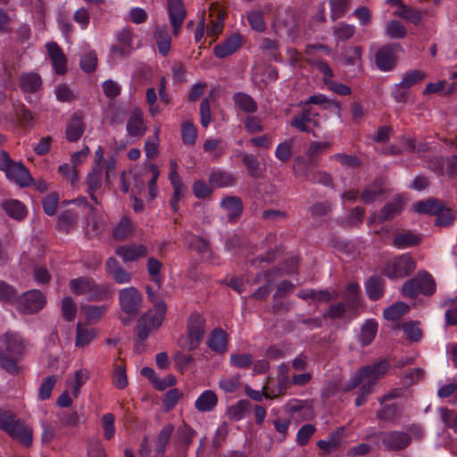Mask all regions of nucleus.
Wrapping results in <instances>:
<instances>
[{"label":"nucleus","mask_w":457,"mask_h":457,"mask_svg":"<svg viewBox=\"0 0 457 457\" xmlns=\"http://www.w3.org/2000/svg\"><path fill=\"white\" fill-rule=\"evenodd\" d=\"M79 66L86 73H91L96 71L97 66V55L94 50L87 52L81 56Z\"/></svg>","instance_id":"obj_56"},{"label":"nucleus","mask_w":457,"mask_h":457,"mask_svg":"<svg viewBox=\"0 0 457 457\" xmlns=\"http://www.w3.org/2000/svg\"><path fill=\"white\" fill-rule=\"evenodd\" d=\"M166 10L172 27V33L174 36H178L187 17L183 0H167Z\"/></svg>","instance_id":"obj_14"},{"label":"nucleus","mask_w":457,"mask_h":457,"mask_svg":"<svg viewBox=\"0 0 457 457\" xmlns=\"http://www.w3.org/2000/svg\"><path fill=\"white\" fill-rule=\"evenodd\" d=\"M69 287L71 291L78 295H86L88 301L100 302L112 296V289L107 284H99L87 276L72 278Z\"/></svg>","instance_id":"obj_3"},{"label":"nucleus","mask_w":457,"mask_h":457,"mask_svg":"<svg viewBox=\"0 0 457 457\" xmlns=\"http://www.w3.org/2000/svg\"><path fill=\"white\" fill-rule=\"evenodd\" d=\"M18 86L25 94H36L43 89V79L36 71L24 72L19 77Z\"/></svg>","instance_id":"obj_18"},{"label":"nucleus","mask_w":457,"mask_h":457,"mask_svg":"<svg viewBox=\"0 0 457 457\" xmlns=\"http://www.w3.org/2000/svg\"><path fill=\"white\" fill-rule=\"evenodd\" d=\"M0 170L5 173L6 178L21 187H29L34 182L29 170L21 162H14L9 154L0 151Z\"/></svg>","instance_id":"obj_5"},{"label":"nucleus","mask_w":457,"mask_h":457,"mask_svg":"<svg viewBox=\"0 0 457 457\" xmlns=\"http://www.w3.org/2000/svg\"><path fill=\"white\" fill-rule=\"evenodd\" d=\"M19 295L16 288L4 280H0V302L17 304Z\"/></svg>","instance_id":"obj_48"},{"label":"nucleus","mask_w":457,"mask_h":457,"mask_svg":"<svg viewBox=\"0 0 457 457\" xmlns=\"http://www.w3.org/2000/svg\"><path fill=\"white\" fill-rule=\"evenodd\" d=\"M330 18L336 21L344 17L350 9L351 0H328Z\"/></svg>","instance_id":"obj_46"},{"label":"nucleus","mask_w":457,"mask_h":457,"mask_svg":"<svg viewBox=\"0 0 457 457\" xmlns=\"http://www.w3.org/2000/svg\"><path fill=\"white\" fill-rule=\"evenodd\" d=\"M361 297L360 286L356 282L350 283L346 286L343 294L345 303L348 304L349 308H354L358 305Z\"/></svg>","instance_id":"obj_45"},{"label":"nucleus","mask_w":457,"mask_h":457,"mask_svg":"<svg viewBox=\"0 0 457 457\" xmlns=\"http://www.w3.org/2000/svg\"><path fill=\"white\" fill-rule=\"evenodd\" d=\"M2 207L11 218L17 220H22L27 215L25 205L18 200H6L3 202Z\"/></svg>","instance_id":"obj_41"},{"label":"nucleus","mask_w":457,"mask_h":457,"mask_svg":"<svg viewBox=\"0 0 457 457\" xmlns=\"http://www.w3.org/2000/svg\"><path fill=\"white\" fill-rule=\"evenodd\" d=\"M377 436L381 442L383 449L388 452L404 450L411 443V435L399 430L379 432Z\"/></svg>","instance_id":"obj_8"},{"label":"nucleus","mask_w":457,"mask_h":457,"mask_svg":"<svg viewBox=\"0 0 457 457\" xmlns=\"http://www.w3.org/2000/svg\"><path fill=\"white\" fill-rule=\"evenodd\" d=\"M355 27L352 24L339 22L333 28V34L337 41H346L355 34Z\"/></svg>","instance_id":"obj_50"},{"label":"nucleus","mask_w":457,"mask_h":457,"mask_svg":"<svg viewBox=\"0 0 457 457\" xmlns=\"http://www.w3.org/2000/svg\"><path fill=\"white\" fill-rule=\"evenodd\" d=\"M119 305L121 311L119 319L123 326H129L141 312L143 294L134 287L122 288L119 291Z\"/></svg>","instance_id":"obj_2"},{"label":"nucleus","mask_w":457,"mask_h":457,"mask_svg":"<svg viewBox=\"0 0 457 457\" xmlns=\"http://www.w3.org/2000/svg\"><path fill=\"white\" fill-rule=\"evenodd\" d=\"M445 208V201L438 198H428L427 200L418 201L412 204V209L419 214H427L436 216Z\"/></svg>","instance_id":"obj_24"},{"label":"nucleus","mask_w":457,"mask_h":457,"mask_svg":"<svg viewBox=\"0 0 457 457\" xmlns=\"http://www.w3.org/2000/svg\"><path fill=\"white\" fill-rule=\"evenodd\" d=\"M134 230L133 224L128 216H123L112 228V237L115 240H123Z\"/></svg>","instance_id":"obj_44"},{"label":"nucleus","mask_w":457,"mask_h":457,"mask_svg":"<svg viewBox=\"0 0 457 457\" xmlns=\"http://www.w3.org/2000/svg\"><path fill=\"white\" fill-rule=\"evenodd\" d=\"M154 39L157 45L159 53L162 56H167L171 47V36L166 24L155 28Z\"/></svg>","instance_id":"obj_31"},{"label":"nucleus","mask_w":457,"mask_h":457,"mask_svg":"<svg viewBox=\"0 0 457 457\" xmlns=\"http://www.w3.org/2000/svg\"><path fill=\"white\" fill-rule=\"evenodd\" d=\"M46 49L52 62L54 71L57 75H64L67 72V58L62 48L55 42L46 44Z\"/></svg>","instance_id":"obj_21"},{"label":"nucleus","mask_w":457,"mask_h":457,"mask_svg":"<svg viewBox=\"0 0 457 457\" xmlns=\"http://www.w3.org/2000/svg\"><path fill=\"white\" fill-rule=\"evenodd\" d=\"M290 380L287 375H283L278 379V384L274 387L269 386H263V395L266 399H274L279 395H283L287 393L290 386Z\"/></svg>","instance_id":"obj_42"},{"label":"nucleus","mask_w":457,"mask_h":457,"mask_svg":"<svg viewBox=\"0 0 457 457\" xmlns=\"http://www.w3.org/2000/svg\"><path fill=\"white\" fill-rule=\"evenodd\" d=\"M342 444V432L337 429L328 434L326 439L317 441V446L325 453H330L339 448Z\"/></svg>","instance_id":"obj_40"},{"label":"nucleus","mask_w":457,"mask_h":457,"mask_svg":"<svg viewBox=\"0 0 457 457\" xmlns=\"http://www.w3.org/2000/svg\"><path fill=\"white\" fill-rule=\"evenodd\" d=\"M408 311L409 306L406 303L397 302L386 308L383 312V316L387 320H395L404 315Z\"/></svg>","instance_id":"obj_49"},{"label":"nucleus","mask_w":457,"mask_h":457,"mask_svg":"<svg viewBox=\"0 0 457 457\" xmlns=\"http://www.w3.org/2000/svg\"><path fill=\"white\" fill-rule=\"evenodd\" d=\"M330 158L338 162L343 167L346 168H357L361 164V159L356 155L337 153L330 156Z\"/></svg>","instance_id":"obj_60"},{"label":"nucleus","mask_w":457,"mask_h":457,"mask_svg":"<svg viewBox=\"0 0 457 457\" xmlns=\"http://www.w3.org/2000/svg\"><path fill=\"white\" fill-rule=\"evenodd\" d=\"M247 21L250 27L257 32H263L266 29L263 13L260 11H253L249 12L247 15Z\"/></svg>","instance_id":"obj_64"},{"label":"nucleus","mask_w":457,"mask_h":457,"mask_svg":"<svg viewBox=\"0 0 457 457\" xmlns=\"http://www.w3.org/2000/svg\"><path fill=\"white\" fill-rule=\"evenodd\" d=\"M12 439L18 440L25 446H30L33 442V430L25 422L18 419L12 426L5 432Z\"/></svg>","instance_id":"obj_19"},{"label":"nucleus","mask_w":457,"mask_h":457,"mask_svg":"<svg viewBox=\"0 0 457 457\" xmlns=\"http://www.w3.org/2000/svg\"><path fill=\"white\" fill-rule=\"evenodd\" d=\"M228 337L227 332L220 328H215L211 331L208 337L207 345L215 353H224L228 350Z\"/></svg>","instance_id":"obj_28"},{"label":"nucleus","mask_w":457,"mask_h":457,"mask_svg":"<svg viewBox=\"0 0 457 457\" xmlns=\"http://www.w3.org/2000/svg\"><path fill=\"white\" fill-rule=\"evenodd\" d=\"M58 381V376L49 375L46 377L38 388L37 398L41 401H46L51 398L52 391Z\"/></svg>","instance_id":"obj_47"},{"label":"nucleus","mask_w":457,"mask_h":457,"mask_svg":"<svg viewBox=\"0 0 457 457\" xmlns=\"http://www.w3.org/2000/svg\"><path fill=\"white\" fill-rule=\"evenodd\" d=\"M302 105L303 111L293 117L290 125L301 132L312 133L315 136L312 128L319 127L320 122L318 118L320 114L314 112L310 106Z\"/></svg>","instance_id":"obj_12"},{"label":"nucleus","mask_w":457,"mask_h":457,"mask_svg":"<svg viewBox=\"0 0 457 457\" xmlns=\"http://www.w3.org/2000/svg\"><path fill=\"white\" fill-rule=\"evenodd\" d=\"M242 43L243 37L239 33H235L221 44L214 46V55L220 59L226 58L237 52L241 47Z\"/></svg>","instance_id":"obj_22"},{"label":"nucleus","mask_w":457,"mask_h":457,"mask_svg":"<svg viewBox=\"0 0 457 457\" xmlns=\"http://www.w3.org/2000/svg\"><path fill=\"white\" fill-rule=\"evenodd\" d=\"M242 162L245 165L250 178L257 179L263 176L265 167H262L258 157L253 154H243Z\"/></svg>","instance_id":"obj_36"},{"label":"nucleus","mask_w":457,"mask_h":457,"mask_svg":"<svg viewBox=\"0 0 457 457\" xmlns=\"http://www.w3.org/2000/svg\"><path fill=\"white\" fill-rule=\"evenodd\" d=\"M378 324L376 320L369 319L362 324L359 335V342L362 347L368 346L376 337Z\"/></svg>","instance_id":"obj_37"},{"label":"nucleus","mask_w":457,"mask_h":457,"mask_svg":"<svg viewBox=\"0 0 457 457\" xmlns=\"http://www.w3.org/2000/svg\"><path fill=\"white\" fill-rule=\"evenodd\" d=\"M386 33L390 38L401 39L406 36L407 30L402 22L392 20L386 25Z\"/></svg>","instance_id":"obj_55"},{"label":"nucleus","mask_w":457,"mask_h":457,"mask_svg":"<svg viewBox=\"0 0 457 457\" xmlns=\"http://www.w3.org/2000/svg\"><path fill=\"white\" fill-rule=\"evenodd\" d=\"M420 241L421 238L419 235L408 230L396 234L394 237L393 245L397 249H405L418 245Z\"/></svg>","instance_id":"obj_39"},{"label":"nucleus","mask_w":457,"mask_h":457,"mask_svg":"<svg viewBox=\"0 0 457 457\" xmlns=\"http://www.w3.org/2000/svg\"><path fill=\"white\" fill-rule=\"evenodd\" d=\"M304 104L310 106V104L321 105L325 110L332 111L338 118H341V104L339 102L330 100L322 94L312 95L304 102H300L299 105Z\"/></svg>","instance_id":"obj_30"},{"label":"nucleus","mask_w":457,"mask_h":457,"mask_svg":"<svg viewBox=\"0 0 457 457\" xmlns=\"http://www.w3.org/2000/svg\"><path fill=\"white\" fill-rule=\"evenodd\" d=\"M415 262L408 253L400 254L386 262L382 274L391 279L409 276L415 270Z\"/></svg>","instance_id":"obj_7"},{"label":"nucleus","mask_w":457,"mask_h":457,"mask_svg":"<svg viewBox=\"0 0 457 457\" xmlns=\"http://www.w3.org/2000/svg\"><path fill=\"white\" fill-rule=\"evenodd\" d=\"M403 51L399 43L387 44L380 47L375 54V63L381 71H390L395 69L397 62V53Z\"/></svg>","instance_id":"obj_10"},{"label":"nucleus","mask_w":457,"mask_h":457,"mask_svg":"<svg viewBox=\"0 0 457 457\" xmlns=\"http://www.w3.org/2000/svg\"><path fill=\"white\" fill-rule=\"evenodd\" d=\"M232 99L237 107L245 113H254L258 109L256 101L250 95L245 92L235 93Z\"/></svg>","instance_id":"obj_38"},{"label":"nucleus","mask_w":457,"mask_h":457,"mask_svg":"<svg viewBox=\"0 0 457 457\" xmlns=\"http://www.w3.org/2000/svg\"><path fill=\"white\" fill-rule=\"evenodd\" d=\"M388 368V362L384 360L363 366L361 369H360V370L365 379H368L372 383H376L386 373Z\"/></svg>","instance_id":"obj_33"},{"label":"nucleus","mask_w":457,"mask_h":457,"mask_svg":"<svg viewBox=\"0 0 457 457\" xmlns=\"http://www.w3.org/2000/svg\"><path fill=\"white\" fill-rule=\"evenodd\" d=\"M77 304L71 296H65L62 300V314L65 320L72 321L76 318Z\"/></svg>","instance_id":"obj_57"},{"label":"nucleus","mask_w":457,"mask_h":457,"mask_svg":"<svg viewBox=\"0 0 457 457\" xmlns=\"http://www.w3.org/2000/svg\"><path fill=\"white\" fill-rule=\"evenodd\" d=\"M0 368L11 375L20 372L19 361L23 358L26 346L21 336L16 332H6L1 337Z\"/></svg>","instance_id":"obj_1"},{"label":"nucleus","mask_w":457,"mask_h":457,"mask_svg":"<svg viewBox=\"0 0 457 457\" xmlns=\"http://www.w3.org/2000/svg\"><path fill=\"white\" fill-rule=\"evenodd\" d=\"M126 129L131 137H142L145 134L147 127L140 108L133 109L127 121Z\"/></svg>","instance_id":"obj_20"},{"label":"nucleus","mask_w":457,"mask_h":457,"mask_svg":"<svg viewBox=\"0 0 457 457\" xmlns=\"http://www.w3.org/2000/svg\"><path fill=\"white\" fill-rule=\"evenodd\" d=\"M85 131L83 114L76 112L68 121L65 130L66 138L69 142H77Z\"/></svg>","instance_id":"obj_23"},{"label":"nucleus","mask_w":457,"mask_h":457,"mask_svg":"<svg viewBox=\"0 0 457 457\" xmlns=\"http://www.w3.org/2000/svg\"><path fill=\"white\" fill-rule=\"evenodd\" d=\"M386 194V179L383 177L378 176L372 183L363 187L360 199L365 204H371L376 201L385 199Z\"/></svg>","instance_id":"obj_15"},{"label":"nucleus","mask_w":457,"mask_h":457,"mask_svg":"<svg viewBox=\"0 0 457 457\" xmlns=\"http://www.w3.org/2000/svg\"><path fill=\"white\" fill-rule=\"evenodd\" d=\"M181 139L184 145H193L196 140V129L191 121H185L181 126Z\"/></svg>","instance_id":"obj_58"},{"label":"nucleus","mask_w":457,"mask_h":457,"mask_svg":"<svg viewBox=\"0 0 457 457\" xmlns=\"http://www.w3.org/2000/svg\"><path fill=\"white\" fill-rule=\"evenodd\" d=\"M419 324L418 321H407L402 324V329L411 342L417 343L422 338V331Z\"/></svg>","instance_id":"obj_52"},{"label":"nucleus","mask_w":457,"mask_h":457,"mask_svg":"<svg viewBox=\"0 0 457 457\" xmlns=\"http://www.w3.org/2000/svg\"><path fill=\"white\" fill-rule=\"evenodd\" d=\"M405 199L403 195H395L392 201L386 203L378 214V223L389 221L400 215L404 209Z\"/></svg>","instance_id":"obj_16"},{"label":"nucleus","mask_w":457,"mask_h":457,"mask_svg":"<svg viewBox=\"0 0 457 457\" xmlns=\"http://www.w3.org/2000/svg\"><path fill=\"white\" fill-rule=\"evenodd\" d=\"M297 296L303 300L328 303L337 297V293L335 290L308 288L300 290Z\"/></svg>","instance_id":"obj_27"},{"label":"nucleus","mask_w":457,"mask_h":457,"mask_svg":"<svg viewBox=\"0 0 457 457\" xmlns=\"http://www.w3.org/2000/svg\"><path fill=\"white\" fill-rule=\"evenodd\" d=\"M293 170L299 176H303L306 179L315 184H320L328 187H333V179L330 173L323 170L309 171L305 167L302 158L298 157L293 166Z\"/></svg>","instance_id":"obj_13"},{"label":"nucleus","mask_w":457,"mask_h":457,"mask_svg":"<svg viewBox=\"0 0 457 457\" xmlns=\"http://www.w3.org/2000/svg\"><path fill=\"white\" fill-rule=\"evenodd\" d=\"M115 253L120 256L124 262H137L148 254V249L141 244H128L116 248Z\"/></svg>","instance_id":"obj_17"},{"label":"nucleus","mask_w":457,"mask_h":457,"mask_svg":"<svg viewBox=\"0 0 457 457\" xmlns=\"http://www.w3.org/2000/svg\"><path fill=\"white\" fill-rule=\"evenodd\" d=\"M316 431V428L312 424H304L302 426L296 433V443L300 446H305L310 438L313 436Z\"/></svg>","instance_id":"obj_62"},{"label":"nucleus","mask_w":457,"mask_h":457,"mask_svg":"<svg viewBox=\"0 0 457 457\" xmlns=\"http://www.w3.org/2000/svg\"><path fill=\"white\" fill-rule=\"evenodd\" d=\"M59 203V195L56 192H51L46 195L42 200V207L44 212L48 216H53Z\"/></svg>","instance_id":"obj_61"},{"label":"nucleus","mask_w":457,"mask_h":457,"mask_svg":"<svg viewBox=\"0 0 457 457\" xmlns=\"http://www.w3.org/2000/svg\"><path fill=\"white\" fill-rule=\"evenodd\" d=\"M253 361V358L250 353H232L229 357L230 365L239 369L249 368Z\"/></svg>","instance_id":"obj_63"},{"label":"nucleus","mask_w":457,"mask_h":457,"mask_svg":"<svg viewBox=\"0 0 457 457\" xmlns=\"http://www.w3.org/2000/svg\"><path fill=\"white\" fill-rule=\"evenodd\" d=\"M218 402V395L214 391L210 389L204 390L196 398L195 402V408L199 412H211L216 408Z\"/></svg>","instance_id":"obj_34"},{"label":"nucleus","mask_w":457,"mask_h":457,"mask_svg":"<svg viewBox=\"0 0 457 457\" xmlns=\"http://www.w3.org/2000/svg\"><path fill=\"white\" fill-rule=\"evenodd\" d=\"M205 320L198 312H192L187 320L188 350H195L205 333Z\"/></svg>","instance_id":"obj_11"},{"label":"nucleus","mask_w":457,"mask_h":457,"mask_svg":"<svg viewBox=\"0 0 457 457\" xmlns=\"http://www.w3.org/2000/svg\"><path fill=\"white\" fill-rule=\"evenodd\" d=\"M78 219L77 212L72 210L62 212L57 216L58 229L62 232H69L77 225Z\"/></svg>","instance_id":"obj_43"},{"label":"nucleus","mask_w":457,"mask_h":457,"mask_svg":"<svg viewBox=\"0 0 457 457\" xmlns=\"http://www.w3.org/2000/svg\"><path fill=\"white\" fill-rule=\"evenodd\" d=\"M167 306L162 300L155 303L154 309H149L137 320L135 347L143 345L152 329L160 328L165 318Z\"/></svg>","instance_id":"obj_4"},{"label":"nucleus","mask_w":457,"mask_h":457,"mask_svg":"<svg viewBox=\"0 0 457 457\" xmlns=\"http://www.w3.org/2000/svg\"><path fill=\"white\" fill-rule=\"evenodd\" d=\"M209 183L216 188L230 187L237 183V177L232 172L215 170L210 173Z\"/></svg>","instance_id":"obj_32"},{"label":"nucleus","mask_w":457,"mask_h":457,"mask_svg":"<svg viewBox=\"0 0 457 457\" xmlns=\"http://www.w3.org/2000/svg\"><path fill=\"white\" fill-rule=\"evenodd\" d=\"M96 337L93 328H84L80 323L77 325V335L75 345L78 347L87 345Z\"/></svg>","instance_id":"obj_54"},{"label":"nucleus","mask_w":457,"mask_h":457,"mask_svg":"<svg viewBox=\"0 0 457 457\" xmlns=\"http://www.w3.org/2000/svg\"><path fill=\"white\" fill-rule=\"evenodd\" d=\"M436 288V281L432 275L426 270H420L414 278L408 279L402 287L403 295L414 299L418 295L431 296Z\"/></svg>","instance_id":"obj_6"},{"label":"nucleus","mask_w":457,"mask_h":457,"mask_svg":"<svg viewBox=\"0 0 457 457\" xmlns=\"http://www.w3.org/2000/svg\"><path fill=\"white\" fill-rule=\"evenodd\" d=\"M403 407L398 403L382 404L377 411L378 420L392 424H396L403 417Z\"/></svg>","instance_id":"obj_25"},{"label":"nucleus","mask_w":457,"mask_h":457,"mask_svg":"<svg viewBox=\"0 0 457 457\" xmlns=\"http://www.w3.org/2000/svg\"><path fill=\"white\" fill-rule=\"evenodd\" d=\"M102 172L103 166L101 164H95L92 171L87 176V193L90 198L98 204V199L96 195V191L101 187L102 185Z\"/></svg>","instance_id":"obj_35"},{"label":"nucleus","mask_w":457,"mask_h":457,"mask_svg":"<svg viewBox=\"0 0 457 457\" xmlns=\"http://www.w3.org/2000/svg\"><path fill=\"white\" fill-rule=\"evenodd\" d=\"M46 303L45 295L38 289H31L19 296L16 307L24 314H32L43 309Z\"/></svg>","instance_id":"obj_9"},{"label":"nucleus","mask_w":457,"mask_h":457,"mask_svg":"<svg viewBox=\"0 0 457 457\" xmlns=\"http://www.w3.org/2000/svg\"><path fill=\"white\" fill-rule=\"evenodd\" d=\"M260 48L262 51L268 52L270 58L275 62L281 61V54L278 52V44L276 40L268 37H263L261 40Z\"/></svg>","instance_id":"obj_59"},{"label":"nucleus","mask_w":457,"mask_h":457,"mask_svg":"<svg viewBox=\"0 0 457 457\" xmlns=\"http://www.w3.org/2000/svg\"><path fill=\"white\" fill-rule=\"evenodd\" d=\"M250 404L248 400H240L236 404L229 406L227 411L228 418L234 421L242 420Z\"/></svg>","instance_id":"obj_53"},{"label":"nucleus","mask_w":457,"mask_h":457,"mask_svg":"<svg viewBox=\"0 0 457 457\" xmlns=\"http://www.w3.org/2000/svg\"><path fill=\"white\" fill-rule=\"evenodd\" d=\"M220 207L227 212L228 221H237L242 215L244 204L239 196H226L220 202Z\"/></svg>","instance_id":"obj_26"},{"label":"nucleus","mask_w":457,"mask_h":457,"mask_svg":"<svg viewBox=\"0 0 457 457\" xmlns=\"http://www.w3.org/2000/svg\"><path fill=\"white\" fill-rule=\"evenodd\" d=\"M364 287L370 300H380L385 294V280L379 275H372L365 282Z\"/></svg>","instance_id":"obj_29"},{"label":"nucleus","mask_w":457,"mask_h":457,"mask_svg":"<svg viewBox=\"0 0 457 457\" xmlns=\"http://www.w3.org/2000/svg\"><path fill=\"white\" fill-rule=\"evenodd\" d=\"M113 386L118 389H125L128 385V377L126 366L123 364H115L112 374Z\"/></svg>","instance_id":"obj_51"}]
</instances>
